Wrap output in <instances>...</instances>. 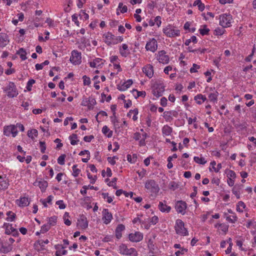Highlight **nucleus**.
Masks as SVG:
<instances>
[{"instance_id":"5","label":"nucleus","mask_w":256,"mask_h":256,"mask_svg":"<svg viewBox=\"0 0 256 256\" xmlns=\"http://www.w3.org/2000/svg\"><path fill=\"white\" fill-rule=\"evenodd\" d=\"M175 230L177 234L186 236L188 234V231L184 227V222L181 220H177L175 224Z\"/></svg>"},{"instance_id":"24","label":"nucleus","mask_w":256,"mask_h":256,"mask_svg":"<svg viewBox=\"0 0 256 256\" xmlns=\"http://www.w3.org/2000/svg\"><path fill=\"white\" fill-rule=\"evenodd\" d=\"M66 246H64L62 244H56L54 248L56 250L55 255L56 256H62L66 255L67 254V251L64 250Z\"/></svg>"},{"instance_id":"52","label":"nucleus","mask_w":256,"mask_h":256,"mask_svg":"<svg viewBox=\"0 0 256 256\" xmlns=\"http://www.w3.org/2000/svg\"><path fill=\"white\" fill-rule=\"evenodd\" d=\"M69 217V213L66 212L64 214L63 219L64 224L68 226H70L71 224V222L68 219Z\"/></svg>"},{"instance_id":"33","label":"nucleus","mask_w":256,"mask_h":256,"mask_svg":"<svg viewBox=\"0 0 256 256\" xmlns=\"http://www.w3.org/2000/svg\"><path fill=\"white\" fill-rule=\"evenodd\" d=\"M194 100L197 104H201L206 100V98L202 94H198L194 97Z\"/></svg>"},{"instance_id":"1","label":"nucleus","mask_w":256,"mask_h":256,"mask_svg":"<svg viewBox=\"0 0 256 256\" xmlns=\"http://www.w3.org/2000/svg\"><path fill=\"white\" fill-rule=\"evenodd\" d=\"M102 39L104 42L108 46L118 44L123 40L122 36H116L110 32H107L102 36Z\"/></svg>"},{"instance_id":"27","label":"nucleus","mask_w":256,"mask_h":256,"mask_svg":"<svg viewBox=\"0 0 256 256\" xmlns=\"http://www.w3.org/2000/svg\"><path fill=\"white\" fill-rule=\"evenodd\" d=\"M9 186V182L6 176H0V190L7 188Z\"/></svg>"},{"instance_id":"58","label":"nucleus","mask_w":256,"mask_h":256,"mask_svg":"<svg viewBox=\"0 0 256 256\" xmlns=\"http://www.w3.org/2000/svg\"><path fill=\"white\" fill-rule=\"evenodd\" d=\"M6 214L8 216V218H6V220L8 221H14L16 216L14 213L12 212L11 211H9L7 212Z\"/></svg>"},{"instance_id":"4","label":"nucleus","mask_w":256,"mask_h":256,"mask_svg":"<svg viewBox=\"0 0 256 256\" xmlns=\"http://www.w3.org/2000/svg\"><path fill=\"white\" fill-rule=\"evenodd\" d=\"M4 91L6 94L10 98L16 97L18 94L16 85L11 82H9L6 86L4 88Z\"/></svg>"},{"instance_id":"47","label":"nucleus","mask_w":256,"mask_h":256,"mask_svg":"<svg viewBox=\"0 0 256 256\" xmlns=\"http://www.w3.org/2000/svg\"><path fill=\"white\" fill-rule=\"evenodd\" d=\"M78 136L76 134H72L69 136V139L72 145H76L77 144L78 140Z\"/></svg>"},{"instance_id":"61","label":"nucleus","mask_w":256,"mask_h":256,"mask_svg":"<svg viewBox=\"0 0 256 256\" xmlns=\"http://www.w3.org/2000/svg\"><path fill=\"white\" fill-rule=\"evenodd\" d=\"M102 196L104 199L108 203H111L112 202V198L110 196L108 193H102Z\"/></svg>"},{"instance_id":"30","label":"nucleus","mask_w":256,"mask_h":256,"mask_svg":"<svg viewBox=\"0 0 256 256\" xmlns=\"http://www.w3.org/2000/svg\"><path fill=\"white\" fill-rule=\"evenodd\" d=\"M48 242L49 241L48 239L46 240H40L35 243L34 246L38 250H43L44 248H42V247L44 246L45 244H48Z\"/></svg>"},{"instance_id":"13","label":"nucleus","mask_w":256,"mask_h":256,"mask_svg":"<svg viewBox=\"0 0 256 256\" xmlns=\"http://www.w3.org/2000/svg\"><path fill=\"white\" fill-rule=\"evenodd\" d=\"M142 233L140 232H134L129 234V240L132 242H138L143 238Z\"/></svg>"},{"instance_id":"48","label":"nucleus","mask_w":256,"mask_h":256,"mask_svg":"<svg viewBox=\"0 0 256 256\" xmlns=\"http://www.w3.org/2000/svg\"><path fill=\"white\" fill-rule=\"evenodd\" d=\"M118 98L120 102V104H124V108H128V103L126 102V96L124 94H120Z\"/></svg>"},{"instance_id":"21","label":"nucleus","mask_w":256,"mask_h":256,"mask_svg":"<svg viewBox=\"0 0 256 256\" xmlns=\"http://www.w3.org/2000/svg\"><path fill=\"white\" fill-rule=\"evenodd\" d=\"M143 72L148 78H151L154 75V68L151 64H146L142 68Z\"/></svg>"},{"instance_id":"7","label":"nucleus","mask_w":256,"mask_h":256,"mask_svg":"<svg viewBox=\"0 0 256 256\" xmlns=\"http://www.w3.org/2000/svg\"><path fill=\"white\" fill-rule=\"evenodd\" d=\"M156 60L162 64H166L170 62V57L164 50H160L156 54Z\"/></svg>"},{"instance_id":"55","label":"nucleus","mask_w":256,"mask_h":256,"mask_svg":"<svg viewBox=\"0 0 256 256\" xmlns=\"http://www.w3.org/2000/svg\"><path fill=\"white\" fill-rule=\"evenodd\" d=\"M215 228L224 232H226L228 230V226L224 224H216L215 225Z\"/></svg>"},{"instance_id":"8","label":"nucleus","mask_w":256,"mask_h":256,"mask_svg":"<svg viewBox=\"0 0 256 256\" xmlns=\"http://www.w3.org/2000/svg\"><path fill=\"white\" fill-rule=\"evenodd\" d=\"M206 92L208 93L210 102L214 104L217 102L218 92L214 88H208L206 90Z\"/></svg>"},{"instance_id":"26","label":"nucleus","mask_w":256,"mask_h":256,"mask_svg":"<svg viewBox=\"0 0 256 256\" xmlns=\"http://www.w3.org/2000/svg\"><path fill=\"white\" fill-rule=\"evenodd\" d=\"M158 208L162 212L168 213L171 210V207L168 206L165 202H160Z\"/></svg>"},{"instance_id":"10","label":"nucleus","mask_w":256,"mask_h":256,"mask_svg":"<svg viewBox=\"0 0 256 256\" xmlns=\"http://www.w3.org/2000/svg\"><path fill=\"white\" fill-rule=\"evenodd\" d=\"M134 138L136 140L139 141L140 146H144L146 144L145 140L146 138V134L142 129H141L140 132L134 134Z\"/></svg>"},{"instance_id":"31","label":"nucleus","mask_w":256,"mask_h":256,"mask_svg":"<svg viewBox=\"0 0 256 256\" xmlns=\"http://www.w3.org/2000/svg\"><path fill=\"white\" fill-rule=\"evenodd\" d=\"M162 134L164 136H170L172 132V128L166 124L164 125L162 128Z\"/></svg>"},{"instance_id":"40","label":"nucleus","mask_w":256,"mask_h":256,"mask_svg":"<svg viewBox=\"0 0 256 256\" xmlns=\"http://www.w3.org/2000/svg\"><path fill=\"white\" fill-rule=\"evenodd\" d=\"M192 22H186L184 26V28L185 30H188L189 32H194L196 30V28L194 27H192L191 26L192 25Z\"/></svg>"},{"instance_id":"60","label":"nucleus","mask_w":256,"mask_h":256,"mask_svg":"<svg viewBox=\"0 0 256 256\" xmlns=\"http://www.w3.org/2000/svg\"><path fill=\"white\" fill-rule=\"evenodd\" d=\"M172 70L176 72V68H174L172 66L169 65L164 68V74H168L169 72Z\"/></svg>"},{"instance_id":"32","label":"nucleus","mask_w":256,"mask_h":256,"mask_svg":"<svg viewBox=\"0 0 256 256\" xmlns=\"http://www.w3.org/2000/svg\"><path fill=\"white\" fill-rule=\"evenodd\" d=\"M194 160L196 164L204 165L207 162V160L201 154L199 156H195L194 158Z\"/></svg>"},{"instance_id":"42","label":"nucleus","mask_w":256,"mask_h":256,"mask_svg":"<svg viewBox=\"0 0 256 256\" xmlns=\"http://www.w3.org/2000/svg\"><path fill=\"white\" fill-rule=\"evenodd\" d=\"M172 112L166 111L164 112L162 116L165 119L166 122H170L172 120Z\"/></svg>"},{"instance_id":"23","label":"nucleus","mask_w":256,"mask_h":256,"mask_svg":"<svg viewBox=\"0 0 256 256\" xmlns=\"http://www.w3.org/2000/svg\"><path fill=\"white\" fill-rule=\"evenodd\" d=\"M104 60L100 58H95L89 62L90 66L93 68L100 67L104 64Z\"/></svg>"},{"instance_id":"50","label":"nucleus","mask_w":256,"mask_h":256,"mask_svg":"<svg viewBox=\"0 0 256 256\" xmlns=\"http://www.w3.org/2000/svg\"><path fill=\"white\" fill-rule=\"evenodd\" d=\"M246 205L242 202H239L236 205V210L238 212H243L245 209Z\"/></svg>"},{"instance_id":"64","label":"nucleus","mask_w":256,"mask_h":256,"mask_svg":"<svg viewBox=\"0 0 256 256\" xmlns=\"http://www.w3.org/2000/svg\"><path fill=\"white\" fill-rule=\"evenodd\" d=\"M56 220L57 218L56 216L50 217L48 219V224L50 225V226H54L56 224Z\"/></svg>"},{"instance_id":"57","label":"nucleus","mask_w":256,"mask_h":256,"mask_svg":"<svg viewBox=\"0 0 256 256\" xmlns=\"http://www.w3.org/2000/svg\"><path fill=\"white\" fill-rule=\"evenodd\" d=\"M18 53L22 60L26 59V52L23 48H20Z\"/></svg>"},{"instance_id":"12","label":"nucleus","mask_w":256,"mask_h":256,"mask_svg":"<svg viewBox=\"0 0 256 256\" xmlns=\"http://www.w3.org/2000/svg\"><path fill=\"white\" fill-rule=\"evenodd\" d=\"M146 188L151 192L157 193L159 191L158 185L154 180H149L146 182Z\"/></svg>"},{"instance_id":"53","label":"nucleus","mask_w":256,"mask_h":256,"mask_svg":"<svg viewBox=\"0 0 256 256\" xmlns=\"http://www.w3.org/2000/svg\"><path fill=\"white\" fill-rule=\"evenodd\" d=\"M142 215H137V216L134 218L132 220L133 224L136 225H138L139 224H142V222H144V220H142Z\"/></svg>"},{"instance_id":"25","label":"nucleus","mask_w":256,"mask_h":256,"mask_svg":"<svg viewBox=\"0 0 256 256\" xmlns=\"http://www.w3.org/2000/svg\"><path fill=\"white\" fill-rule=\"evenodd\" d=\"M5 228V233L7 234H13L17 232L16 230L12 226V224L6 223L4 224Z\"/></svg>"},{"instance_id":"44","label":"nucleus","mask_w":256,"mask_h":256,"mask_svg":"<svg viewBox=\"0 0 256 256\" xmlns=\"http://www.w3.org/2000/svg\"><path fill=\"white\" fill-rule=\"evenodd\" d=\"M116 178H114L112 179L111 181L110 180L109 178H106V182H107L108 185L109 186H112L114 188L116 189Z\"/></svg>"},{"instance_id":"36","label":"nucleus","mask_w":256,"mask_h":256,"mask_svg":"<svg viewBox=\"0 0 256 256\" xmlns=\"http://www.w3.org/2000/svg\"><path fill=\"white\" fill-rule=\"evenodd\" d=\"M224 173L226 174L228 178L230 179H236V172L231 170L226 169L225 170Z\"/></svg>"},{"instance_id":"28","label":"nucleus","mask_w":256,"mask_h":256,"mask_svg":"<svg viewBox=\"0 0 256 256\" xmlns=\"http://www.w3.org/2000/svg\"><path fill=\"white\" fill-rule=\"evenodd\" d=\"M164 91V86L162 85H159L153 90L152 92L154 96L156 98H158L162 96Z\"/></svg>"},{"instance_id":"14","label":"nucleus","mask_w":256,"mask_h":256,"mask_svg":"<svg viewBox=\"0 0 256 256\" xmlns=\"http://www.w3.org/2000/svg\"><path fill=\"white\" fill-rule=\"evenodd\" d=\"M158 221V218L157 216H154L150 219L144 220L142 222V226H144V228L148 230L152 225L156 224Z\"/></svg>"},{"instance_id":"62","label":"nucleus","mask_w":256,"mask_h":256,"mask_svg":"<svg viewBox=\"0 0 256 256\" xmlns=\"http://www.w3.org/2000/svg\"><path fill=\"white\" fill-rule=\"evenodd\" d=\"M129 57L130 58V59L133 58L132 60L134 62L132 64H130V66L134 67L138 60V58L136 54H132L129 55Z\"/></svg>"},{"instance_id":"41","label":"nucleus","mask_w":256,"mask_h":256,"mask_svg":"<svg viewBox=\"0 0 256 256\" xmlns=\"http://www.w3.org/2000/svg\"><path fill=\"white\" fill-rule=\"evenodd\" d=\"M118 88L120 91L126 90L128 88V82H120L118 85Z\"/></svg>"},{"instance_id":"15","label":"nucleus","mask_w":256,"mask_h":256,"mask_svg":"<svg viewBox=\"0 0 256 256\" xmlns=\"http://www.w3.org/2000/svg\"><path fill=\"white\" fill-rule=\"evenodd\" d=\"M96 104V101L94 98L89 97L88 98H83L81 105L82 106H88L89 109H90Z\"/></svg>"},{"instance_id":"9","label":"nucleus","mask_w":256,"mask_h":256,"mask_svg":"<svg viewBox=\"0 0 256 256\" xmlns=\"http://www.w3.org/2000/svg\"><path fill=\"white\" fill-rule=\"evenodd\" d=\"M70 62L74 65H79L82 62L81 52L76 50H74L72 52L70 57Z\"/></svg>"},{"instance_id":"56","label":"nucleus","mask_w":256,"mask_h":256,"mask_svg":"<svg viewBox=\"0 0 256 256\" xmlns=\"http://www.w3.org/2000/svg\"><path fill=\"white\" fill-rule=\"evenodd\" d=\"M119 251L120 253L122 254H128V248L127 246L124 244H122L119 247Z\"/></svg>"},{"instance_id":"20","label":"nucleus","mask_w":256,"mask_h":256,"mask_svg":"<svg viewBox=\"0 0 256 256\" xmlns=\"http://www.w3.org/2000/svg\"><path fill=\"white\" fill-rule=\"evenodd\" d=\"M34 186H38L42 192H44L46 191L48 186V183L46 180H36L33 184Z\"/></svg>"},{"instance_id":"45","label":"nucleus","mask_w":256,"mask_h":256,"mask_svg":"<svg viewBox=\"0 0 256 256\" xmlns=\"http://www.w3.org/2000/svg\"><path fill=\"white\" fill-rule=\"evenodd\" d=\"M52 196L50 195L47 198L46 200L40 199V202L42 203L45 208H46L48 207L47 203L52 204Z\"/></svg>"},{"instance_id":"49","label":"nucleus","mask_w":256,"mask_h":256,"mask_svg":"<svg viewBox=\"0 0 256 256\" xmlns=\"http://www.w3.org/2000/svg\"><path fill=\"white\" fill-rule=\"evenodd\" d=\"M72 175L74 177H77L79 176L80 172V170L78 168V165L74 164L72 167Z\"/></svg>"},{"instance_id":"6","label":"nucleus","mask_w":256,"mask_h":256,"mask_svg":"<svg viewBox=\"0 0 256 256\" xmlns=\"http://www.w3.org/2000/svg\"><path fill=\"white\" fill-rule=\"evenodd\" d=\"M3 133L6 136H10L12 134L13 138L16 137L18 133L16 126L14 124L4 126V127Z\"/></svg>"},{"instance_id":"63","label":"nucleus","mask_w":256,"mask_h":256,"mask_svg":"<svg viewBox=\"0 0 256 256\" xmlns=\"http://www.w3.org/2000/svg\"><path fill=\"white\" fill-rule=\"evenodd\" d=\"M188 250L186 248H181V250H179L175 252L174 255L176 256H180L181 255L184 254L186 252H187Z\"/></svg>"},{"instance_id":"3","label":"nucleus","mask_w":256,"mask_h":256,"mask_svg":"<svg viewBox=\"0 0 256 256\" xmlns=\"http://www.w3.org/2000/svg\"><path fill=\"white\" fill-rule=\"evenodd\" d=\"M218 19L220 25L224 28L231 26L234 22L232 16L229 14H223L220 15Z\"/></svg>"},{"instance_id":"17","label":"nucleus","mask_w":256,"mask_h":256,"mask_svg":"<svg viewBox=\"0 0 256 256\" xmlns=\"http://www.w3.org/2000/svg\"><path fill=\"white\" fill-rule=\"evenodd\" d=\"M30 203V199L28 196H21L16 200V204L20 207L28 206Z\"/></svg>"},{"instance_id":"22","label":"nucleus","mask_w":256,"mask_h":256,"mask_svg":"<svg viewBox=\"0 0 256 256\" xmlns=\"http://www.w3.org/2000/svg\"><path fill=\"white\" fill-rule=\"evenodd\" d=\"M210 167L208 168L210 172H218L222 168V166L220 163L216 165V162L213 160L210 162Z\"/></svg>"},{"instance_id":"51","label":"nucleus","mask_w":256,"mask_h":256,"mask_svg":"<svg viewBox=\"0 0 256 256\" xmlns=\"http://www.w3.org/2000/svg\"><path fill=\"white\" fill-rule=\"evenodd\" d=\"M128 48V46L126 44H123L122 45V48H120V54L124 57H126L127 56V52L126 50Z\"/></svg>"},{"instance_id":"35","label":"nucleus","mask_w":256,"mask_h":256,"mask_svg":"<svg viewBox=\"0 0 256 256\" xmlns=\"http://www.w3.org/2000/svg\"><path fill=\"white\" fill-rule=\"evenodd\" d=\"M138 110L137 108L131 110L129 111V116L132 117V120L134 121H136L138 118Z\"/></svg>"},{"instance_id":"19","label":"nucleus","mask_w":256,"mask_h":256,"mask_svg":"<svg viewBox=\"0 0 256 256\" xmlns=\"http://www.w3.org/2000/svg\"><path fill=\"white\" fill-rule=\"evenodd\" d=\"M186 208V204L183 201H178L176 204V209L178 213L184 214Z\"/></svg>"},{"instance_id":"34","label":"nucleus","mask_w":256,"mask_h":256,"mask_svg":"<svg viewBox=\"0 0 256 256\" xmlns=\"http://www.w3.org/2000/svg\"><path fill=\"white\" fill-rule=\"evenodd\" d=\"M125 228L123 224H119L116 230V236L118 238H120L122 237V232L124 230Z\"/></svg>"},{"instance_id":"43","label":"nucleus","mask_w":256,"mask_h":256,"mask_svg":"<svg viewBox=\"0 0 256 256\" xmlns=\"http://www.w3.org/2000/svg\"><path fill=\"white\" fill-rule=\"evenodd\" d=\"M129 196L130 198L134 200L137 203L140 202L142 200V197L136 196V194L132 192H129Z\"/></svg>"},{"instance_id":"46","label":"nucleus","mask_w":256,"mask_h":256,"mask_svg":"<svg viewBox=\"0 0 256 256\" xmlns=\"http://www.w3.org/2000/svg\"><path fill=\"white\" fill-rule=\"evenodd\" d=\"M102 132L104 134L106 135L108 138H110L112 135V132L106 126H103L102 128Z\"/></svg>"},{"instance_id":"2","label":"nucleus","mask_w":256,"mask_h":256,"mask_svg":"<svg viewBox=\"0 0 256 256\" xmlns=\"http://www.w3.org/2000/svg\"><path fill=\"white\" fill-rule=\"evenodd\" d=\"M164 34L168 38H175L180 36V30L176 26L168 24L162 28Z\"/></svg>"},{"instance_id":"54","label":"nucleus","mask_w":256,"mask_h":256,"mask_svg":"<svg viewBox=\"0 0 256 256\" xmlns=\"http://www.w3.org/2000/svg\"><path fill=\"white\" fill-rule=\"evenodd\" d=\"M118 10H120L121 13L126 12L127 11V6H124L122 3H120L117 9L118 14H119Z\"/></svg>"},{"instance_id":"16","label":"nucleus","mask_w":256,"mask_h":256,"mask_svg":"<svg viewBox=\"0 0 256 256\" xmlns=\"http://www.w3.org/2000/svg\"><path fill=\"white\" fill-rule=\"evenodd\" d=\"M102 214V220L103 222L106 224H110L112 219V214L109 212L108 209H104Z\"/></svg>"},{"instance_id":"29","label":"nucleus","mask_w":256,"mask_h":256,"mask_svg":"<svg viewBox=\"0 0 256 256\" xmlns=\"http://www.w3.org/2000/svg\"><path fill=\"white\" fill-rule=\"evenodd\" d=\"M9 42L8 36L3 33H0V47L6 46Z\"/></svg>"},{"instance_id":"18","label":"nucleus","mask_w":256,"mask_h":256,"mask_svg":"<svg viewBox=\"0 0 256 256\" xmlns=\"http://www.w3.org/2000/svg\"><path fill=\"white\" fill-rule=\"evenodd\" d=\"M78 226L82 229H86L88 226V221L86 216L83 214L80 215L77 222Z\"/></svg>"},{"instance_id":"37","label":"nucleus","mask_w":256,"mask_h":256,"mask_svg":"<svg viewBox=\"0 0 256 256\" xmlns=\"http://www.w3.org/2000/svg\"><path fill=\"white\" fill-rule=\"evenodd\" d=\"M38 136V132L36 129H32L28 130V136L32 140H34Z\"/></svg>"},{"instance_id":"38","label":"nucleus","mask_w":256,"mask_h":256,"mask_svg":"<svg viewBox=\"0 0 256 256\" xmlns=\"http://www.w3.org/2000/svg\"><path fill=\"white\" fill-rule=\"evenodd\" d=\"M194 6H197L198 10L202 12L203 11L205 8V6L204 4H203L200 0H196L194 2L193 4Z\"/></svg>"},{"instance_id":"39","label":"nucleus","mask_w":256,"mask_h":256,"mask_svg":"<svg viewBox=\"0 0 256 256\" xmlns=\"http://www.w3.org/2000/svg\"><path fill=\"white\" fill-rule=\"evenodd\" d=\"M198 31L202 35L204 36L208 34L210 29L207 27L206 25H202L199 28Z\"/></svg>"},{"instance_id":"11","label":"nucleus","mask_w":256,"mask_h":256,"mask_svg":"<svg viewBox=\"0 0 256 256\" xmlns=\"http://www.w3.org/2000/svg\"><path fill=\"white\" fill-rule=\"evenodd\" d=\"M157 48L158 42L155 38H152L146 42V49L147 50L154 52L156 50Z\"/></svg>"},{"instance_id":"59","label":"nucleus","mask_w":256,"mask_h":256,"mask_svg":"<svg viewBox=\"0 0 256 256\" xmlns=\"http://www.w3.org/2000/svg\"><path fill=\"white\" fill-rule=\"evenodd\" d=\"M102 175L103 177L107 176V177H110L112 176V172L111 170V169L109 168H108L106 170V172H105L104 170H103L102 172Z\"/></svg>"}]
</instances>
